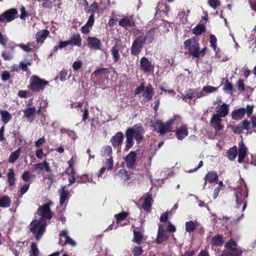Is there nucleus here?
Here are the masks:
<instances>
[{
	"label": "nucleus",
	"instance_id": "obj_1",
	"mask_svg": "<svg viewBox=\"0 0 256 256\" xmlns=\"http://www.w3.org/2000/svg\"><path fill=\"white\" fill-rule=\"evenodd\" d=\"M143 134L144 130L140 124H135L132 128H128L126 132V150H128L133 146L134 139L138 143H140L143 138Z\"/></svg>",
	"mask_w": 256,
	"mask_h": 256
},
{
	"label": "nucleus",
	"instance_id": "obj_2",
	"mask_svg": "<svg viewBox=\"0 0 256 256\" xmlns=\"http://www.w3.org/2000/svg\"><path fill=\"white\" fill-rule=\"evenodd\" d=\"M248 152V149L243 142L241 141L238 144V150L237 148L234 146L229 149L228 152V158L230 160H234L238 153V162L242 163L243 162Z\"/></svg>",
	"mask_w": 256,
	"mask_h": 256
},
{
	"label": "nucleus",
	"instance_id": "obj_3",
	"mask_svg": "<svg viewBox=\"0 0 256 256\" xmlns=\"http://www.w3.org/2000/svg\"><path fill=\"white\" fill-rule=\"evenodd\" d=\"M46 222L42 218L33 220L29 225V229L32 232L37 240H39L45 232Z\"/></svg>",
	"mask_w": 256,
	"mask_h": 256
},
{
	"label": "nucleus",
	"instance_id": "obj_4",
	"mask_svg": "<svg viewBox=\"0 0 256 256\" xmlns=\"http://www.w3.org/2000/svg\"><path fill=\"white\" fill-rule=\"evenodd\" d=\"M29 88L33 92H40L44 90L48 84V81L44 80L36 76H32L30 78Z\"/></svg>",
	"mask_w": 256,
	"mask_h": 256
},
{
	"label": "nucleus",
	"instance_id": "obj_5",
	"mask_svg": "<svg viewBox=\"0 0 256 256\" xmlns=\"http://www.w3.org/2000/svg\"><path fill=\"white\" fill-rule=\"evenodd\" d=\"M184 46L193 57L198 58L200 56V46L194 39L186 40L184 42Z\"/></svg>",
	"mask_w": 256,
	"mask_h": 256
},
{
	"label": "nucleus",
	"instance_id": "obj_6",
	"mask_svg": "<svg viewBox=\"0 0 256 256\" xmlns=\"http://www.w3.org/2000/svg\"><path fill=\"white\" fill-rule=\"evenodd\" d=\"M174 120H170L166 124H163L160 122L156 121L154 124L153 126L154 130L163 135L165 133L170 132L172 130L171 126L173 124Z\"/></svg>",
	"mask_w": 256,
	"mask_h": 256
},
{
	"label": "nucleus",
	"instance_id": "obj_7",
	"mask_svg": "<svg viewBox=\"0 0 256 256\" xmlns=\"http://www.w3.org/2000/svg\"><path fill=\"white\" fill-rule=\"evenodd\" d=\"M52 202H49L40 206L38 210V214L40 216L42 220L45 221V220H49L52 218V213L50 209V206L52 205Z\"/></svg>",
	"mask_w": 256,
	"mask_h": 256
},
{
	"label": "nucleus",
	"instance_id": "obj_8",
	"mask_svg": "<svg viewBox=\"0 0 256 256\" xmlns=\"http://www.w3.org/2000/svg\"><path fill=\"white\" fill-rule=\"evenodd\" d=\"M145 40V38L139 36L134 42L131 48V52L132 54L137 55L140 53Z\"/></svg>",
	"mask_w": 256,
	"mask_h": 256
},
{
	"label": "nucleus",
	"instance_id": "obj_9",
	"mask_svg": "<svg viewBox=\"0 0 256 256\" xmlns=\"http://www.w3.org/2000/svg\"><path fill=\"white\" fill-rule=\"evenodd\" d=\"M242 190L241 188H238L236 190L235 196L236 198V202L237 204L236 208H240V206H242V212H244L246 206V200L242 198Z\"/></svg>",
	"mask_w": 256,
	"mask_h": 256
},
{
	"label": "nucleus",
	"instance_id": "obj_10",
	"mask_svg": "<svg viewBox=\"0 0 256 256\" xmlns=\"http://www.w3.org/2000/svg\"><path fill=\"white\" fill-rule=\"evenodd\" d=\"M168 238V236L166 232L164 230V226L162 224H160L156 239V243L160 244L162 242L166 241Z\"/></svg>",
	"mask_w": 256,
	"mask_h": 256
},
{
	"label": "nucleus",
	"instance_id": "obj_11",
	"mask_svg": "<svg viewBox=\"0 0 256 256\" xmlns=\"http://www.w3.org/2000/svg\"><path fill=\"white\" fill-rule=\"evenodd\" d=\"M222 118L218 115L214 114L210 120V124L216 130H220L224 128V126L222 124Z\"/></svg>",
	"mask_w": 256,
	"mask_h": 256
},
{
	"label": "nucleus",
	"instance_id": "obj_12",
	"mask_svg": "<svg viewBox=\"0 0 256 256\" xmlns=\"http://www.w3.org/2000/svg\"><path fill=\"white\" fill-rule=\"evenodd\" d=\"M18 10L15 8H11L4 12L2 14L4 22H10L16 18Z\"/></svg>",
	"mask_w": 256,
	"mask_h": 256
},
{
	"label": "nucleus",
	"instance_id": "obj_13",
	"mask_svg": "<svg viewBox=\"0 0 256 256\" xmlns=\"http://www.w3.org/2000/svg\"><path fill=\"white\" fill-rule=\"evenodd\" d=\"M34 169L38 174L40 173L44 170L48 172H50L52 170L49 164L46 160L42 162L36 164Z\"/></svg>",
	"mask_w": 256,
	"mask_h": 256
},
{
	"label": "nucleus",
	"instance_id": "obj_14",
	"mask_svg": "<svg viewBox=\"0 0 256 256\" xmlns=\"http://www.w3.org/2000/svg\"><path fill=\"white\" fill-rule=\"evenodd\" d=\"M140 66L145 72H150L153 68L151 62L147 58L143 57L140 60Z\"/></svg>",
	"mask_w": 256,
	"mask_h": 256
},
{
	"label": "nucleus",
	"instance_id": "obj_15",
	"mask_svg": "<svg viewBox=\"0 0 256 256\" xmlns=\"http://www.w3.org/2000/svg\"><path fill=\"white\" fill-rule=\"evenodd\" d=\"M88 44L90 48L94 50H100V40L94 37L88 38Z\"/></svg>",
	"mask_w": 256,
	"mask_h": 256
},
{
	"label": "nucleus",
	"instance_id": "obj_16",
	"mask_svg": "<svg viewBox=\"0 0 256 256\" xmlns=\"http://www.w3.org/2000/svg\"><path fill=\"white\" fill-rule=\"evenodd\" d=\"M136 154L134 152H130L125 158L126 166L128 168H132L136 162Z\"/></svg>",
	"mask_w": 256,
	"mask_h": 256
},
{
	"label": "nucleus",
	"instance_id": "obj_17",
	"mask_svg": "<svg viewBox=\"0 0 256 256\" xmlns=\"http://www.w3.org/2000/svg\"><path fill=\"white\" fill-rule=\"evenodd\" d=\"M123 138L124 136L122 132H116L110 140L112 145L114 147L119 146L122 144Z\"/></svg>",
	"mask_w": 256,
	"mask_h": 256
},
{
	"label": "nucleus",
	"instance_id": "obj_18",
	"mask_svg": "<svg viewBox=\"0 0 256 256\" xmlns=\"http://www.w3.org/2000/svg\"><path fill=\"white\" fill-rule=\"evenodd\" d=\"M66 186H62L58 190V192L60 196V205L62 206L64 202L68 199V192L66 190Z\"/></svg>",
	"mask_w": 256,
	"mask_h": 256
},
{
	"label": "nucleus",
	"instance_id": "obj_19",
	"mask_svg": "<svg viewBox=\"0 0 256 256\" xmlns=\"http://www.w3.org/2000/svg\"><path fill=\"white\" fill-rule=\"evenodd\" d=\"M144 200L142 204V208L144 210L149 211L153 201L152 195L148 193L144 195Z\"/></svg>",
	"mask_w": 256,
	"mask_h": 256
},
{
	"label": "nucleus",
	"instance_id": "obj_20",
	"mask_svg": "<svg viewBox=\"0 0 256 256\" xmlns=\"http://www.w3.org/2000/svg\"><path fill=\"white\" fill-rule=\"evenodd\" d=\"M24 116L27 118L28 120L30 122H32L34 120V115L36 110L34 107H30L23 110Z\"/></svg>",
	"mask_w": 256,
	"mask_h": 256
},
{
	"label": "nucleus",
	"instance_id": "obj_21",
	"mask_svg": "<svg viewBox=\"0 0 256 256\" xmlns=\"http://www.w3.org/2000/svg\"><path fill=\"white\" fill-rule=\"evenodd\" d=\"M228 106V104L225 103L222 104L217 110L216 114L218 115V116H220L222 118L226 116L229 112Z\"/></svg>",
	"mask_w": 256,
	"mask_h": 256
},
{
	"label": "nucleus",
	"instance_id": "obj_22",
	"mask_svg": "<svg viewBox=\"0 0 256 256\" xmlns=\"http://www.w3.org/2000/svg\"><path fill=\"white\" fill-rule=\"evenodd\" d=\"M246 112V109L240 108L232 112V119L234 120H239L242 119Z\"/></svg>",
	"mask_w": 256,
	"mask_h": 256
},
{
	"label": "nucleus",
	"instance_id": "obj_23",
	"mask_svg": "<svg viewBox=\"0 0 256 256\" xmlns=\"http://www.w3.org/2000/svg\"><path fill=\"white\" fill-rule=\"evenodd\" d=\"M49 34V31L46 30L39 31L36 33V41L38 42L42 43Z\"/></svg>",
	"mask_w": 256,
	"mask_h": 256
},
{
	"label": "nucleus",
	"instance_id": "obj_24",
	"mask_svg": "<svg viewBox=\"0 0 256 256\" xmlns=\"http://www.w3.org/2000/svg\"><path fill=\"white\" fill-rule=\"evenodd\" d=\"M119 24L124 28H128L130 27L133 26L134 22L131 18H124L120 21Z\"/></svg>",
	"mask_w": 256,
	"mask_h": 256
},
{
	"label": "nucleus",
	"instance_id": "obj_25",
	"mask_svg": "<svg viewBox=\"0 0 256 256\" xmlns=\"http://www.w3.org/2000/svg\"><path fill=\"white\" fill-rule=\"evenodd\" d=\"M188 134L187 128L184 126H182L178 128L176 132V135L178 140H182Z\"/></svg>",
	"mask_w": 256,
	"mask_h": 256
},
{
	"label": "nucleus",
	"instance_id": "obj_26",
	"mask_svg": "<svg viewBox=\"0 0 256 256\" xmlns=\"http://www.w3.org/2000/svg\"><path fill=\"white\" fill-rule=\"evenodd\" d=\"M2 121L5 124H7L12 118V114L7 110H0Z\"/></svg>",
	"mask_w": 256,
	"mask_h": 256
},
{
	"label": "nucleus",
	"instance_id": "obj_27",
	"mask_svg": "<svg viewBox=\"0 0 256 256\" xmlns=\"http://www.w3.org/2000/svg\"><path fill=\"white\" fill-rule=\"evenodd\" d=\"M8 181L9 185L12 186L15 184L16 178L14 172L12 168H10L6 174Z\"/></svg>",
	"mask_w": 256,
	"mask_h": 256
},
{
	"label": "nucleus",
	"instance_id": "obj_28",
	"mask_svg": "<svg viewBox=\"0 0 256 256\" xmlns=\"http://www.w3.org/2000/svg\"><path fill=\"white\" fill-rule=\"evenodd\" d=\"M152 88L151 86H147L144 91L142 96L144 100L148 101L152 97Z\"/></svg>",
	"mask_w": 256,
	"mask_h": 256
},
{
	"label": "nucleus",
	"instance_id": "obj_29",
	"mask_svg": "<svg viewBox=\"0 0 256 256\" xmlns=\"http://www.w3.org/2000/svg\"><path fill=\"white\" fill-rule=\"evenodd\" d=\"M20 152L21 148H19L16 150L12 152L9 156L8 162L11 164L14 163L20 157Z\"/></svg>",
	"mask_w": 256,
	"mask_h": 256
},
{
	"label": "nucleus",
	"instance_id": "obj_30",
	"mask_svg": "<svg viewBox=\"0 0 256 256\" xmlns=\"http://www.w3.org/2000/svg\"><path fill=\"white\" fill-rule=\"evenodd\" d=\"M70 44H72L76 46H80L82 44V40L79 34H74L68 40Z\"/></svg>",
	"mask_w": 256,
	"mask_h": 256
},
{
	"label": "nucleus",
	"instance_id": "obj_31",
	"mask_svg": "<svg viewBox=\"0 0 256 256\" xmlns=\"http://www.w3.org/2000/svg\"><path fill=\"white\" fill-rule=\"evenodd\" d=\"M11 200L8 196H3L0 198V207L8 208L10 206Z\"/></svg>",
	"mask_w": 256,
	"mask_h": 256
},
{
	"label": "nucleus",
	"instance_id": "obj_32",
	"mask_svg": "<svg viewBox=\"0 0 256 256\" xmlns=\"http://www.w3.org/2000/svg\"><path fill=\"white\" fill-rule=\"evenodd\" d=\"M66 172L68 176L70 185L73 184L76 181V178L74 176L75 171L74 168L67 169Z\"/></svg>",
	"mask_w": 256,
	"mask_h": 256
},
{
	"label": "nucleus",
	"instance_id": "obj_33",
	"mask_svg": "<svg viewBox=\"0 0 256 256\" xmlns=\"http://www.w3.org/2000/svg\"><path fill=\"white\" fill-rule=\"evenodd\" d=\"M218 176L214 172H209L206 176V178L210 183L218 180Z\"/></svg>",
	"mask_w": 256,
	"mask_h": 256
},
{
	"label": "nucleus",
	"instance_id": "obj_34",
	"mask_svg": "<svg viewBox=\"0 0 256 256\" xmlns=\"http://www.w3.org/2000/svg\"><path fill=\"white\" fill-rule=\"evenodd\" d=\"M216 40H217L214 34L210 35V46L215 51L216 54H218V53L220 52V51L218 48H216Z\"/></svg>",
	"mask_w": 256,
	"mask_h": 256
},
{
	"label": "nucleus",
	"instance_id": "obj_35",
	"mask_svg": "<svg viewBox=\"0 0 256 256\" xmlns=\"http://www.w3.org/2000/svg\"><path fill=\"white\" fill-rule=\"evenodd\" d=\"M242 252L240 249H235L233 252H224L220 256H239Z\"/></svg>",
	"mask_w": 256,
	"mask_h": 256
},
{
	"label": "nucleus",
	"instance_id": "obj_36",
	"mask_svg": "<svg viewBox=\"0 0 256 256\" xmlns=\"http://www.w3.org/2000/svg\"><path fill=\"white\" fill-rule=\"evenodd\" d=\"M112 153V148L110 146H104L102 150L101 155L102 156L106 157L110 156Z\"/></svg>",
	"mask_w": 256,
	"mask_h": 256
},
{
	"label": "nucleus",
	"instance_id": "obj_37",
	"mask_svg": "<svg viewBox=\"0 0 256 256\" xmlns=\"http://www.w3.org/2000/svg\"><path fill=\"white\" fill-rule=\"evenodd\" d=\"M205 30V26L204 24L197 26L193 29V34L196 35H199L202 34Z\"/></svg>",
	"mask_w": 256,
	"mask_h": 256
},
{
	"label": "nucleus",
	"instance_id": "obj_38",
	"mask_svg": "<svg viewBox=\"0 0 256 256\" xmlns=\"http://www.w3.org/2000/svg\"><path fill=\"white\" fill-rule=\"evenodd\" d=\"M236 246H237L236 242L232 240L228 242L225 244L226 248L232 252H233V250L235 249H240L238 248H237Z\"/></svg>",
	"mask_w": 256,
	"mask_h": 256
},
{
	"label": "nucleus",
	"instance_id": "obj_39",
	"mask_svg": "<svg viewBox=\"0 0 256 256\" xmlns=\"http://www.w3.org/2000/svg\"><path fill=\"white\" fill-rule=\"evenodd\" d=\"M19 46L26 52H28L33 50L34 48V44L28 43L25 45L24 44H20Z\"/></svg>",
	"mask_w": 256,
	"mask_h": 256
},
{
	"label": "nucleus",
	"instance_id": "obj_40",
	"mask_svg": "<svg viewBox=\"0 0 256 256\" xmlns=\"http://www.w3.org/2000/svg\"><path fill=\"white\" fill-rule=\"evenodd\" d=\"M224 240L222 237L220 235L216 236L213 238L212 243L215 246H220L223 244Z\"/></svg>",
	"mask_w": 256,
	"mask_h": 256
},
{
	"label": "nucleus",
	"instance_id": "obj_41",
	"mask_svg": "<svg viewBox=\"0 0 256 256\" xmlns=\"http://www.w3.org/2000/svg\"><path fill=\"white\" fill-rule=\"evenodd\" d=\"M196 228V225L192 221L187 222L186 223V230L188 232H191L194 230Z\"/></svg>",
	"mask_w": 256,
	"mask_h": 256
},
{
	"label": "nucleus",
	"instance_id": "obj_42",
	"mask_svg": "<svg viewBox=\"0 0 256 256\" xmlns=\"http://www.w3.org/2000/svg\"><path fill=\"white\" fill-rule=\"evenodd\" d=\"M114 166V162L112 158H110L106 160L104 167H106L107 170H111Z\"/></svg>",
	"mask_w": 256,
	"mask_h": 256
},
{
	"label": "nucleus",
	"instance_id": "obj_43",
	"mask_svg": "<svg viewBox=\"0 0 256 256\" xmlns=\"http://www.w3.org/2000/svg\"><path fill=\"white\" fill-rule=\"evenodd\" d=\"M134 237L133 241L138 244H140L142 239V234L140 232L134 230Z\"/></svg>",
	"mask_w": 256,
	"mask_h": 256
},
{
	"label": "nucleus",
	"instance_id": "obj_44",
	"mask_svg": "<svg viewBox=\"0 0 256 256\" xmlns=\"http://www.w3.org/2000/svg\"><path fill=\"white\" fill-rule=\"evenodd\" d=\"M196 93V91L192 89H189L186 91V94L183 96V100L186 101L187 98L191 99L194 94Z\"/></svg>",
	"mask_w": 256,
	"mask_h": 256
},
{
	"label": "nucleus",
	"instance_id": "obj_45",
	"mask_svg": "<svg viewBox=\"0 0 256 256\" xmlns=\"http://www.w3.org/2000/svg\"><path fill=\"white\" fill-rule=\"evenodd\" d=\"M111 52L114 60L115 62L118 61L120 58L118 50L115 47H112L111 49Z\"/></svg>",
	"mask_w": 256,
	"mask_h": 256
},
{
	"label": "nucleus",
	"instance_id": "obj_46",
	"mask_svg": "<svg viewBox=\"0 0 256 256\" xmlns=\"http://www.w3.org/2000/svg\"><path fill=\"white\" fill-rule=\"evenodd\" d=\"M218 88L210 86H204L202 88V91L207 94L215 92L217 91Z\"/></svg>",
	"mask_w": 256,
	"mask_h": 256
},
{
	"label": "nucleus",
	"instance_id": "obj_47",
	"mask_svg": "<svg viewBox=\"0 0 256 256\" xmlns=\"http://www.w3.org/2000/svg\"><path fill=\"white\" fill-rule=\"evenodd\" d=\"M33 175L30 174L28 171H24L22 176V179L26 182H30Z\"/></svg>",
	"mask_w": 256,
	"mask_h": 256
},
{
	"label": "nucleus",
	"instance_id": "obj_48",
	"mask_svg": "<svg viewBox=\"0 0 256 256\" xmlns=\"http://www.w3.org/2000/svg\"><path fill=\"white\" fill-rule=\"evenodd\" d=\"M117 176H120L124 180H126L128 179V175L127 171L124 169L120 170L118 171Z\"/></svg>",
	"mask_w": 256,
	"mask_h": 256
},
{
	"label": "nucleus",
	"instance_id": "obj_49",
	"mask_svg": "<svg viewBox=\"0 0 256 256\" xmlns=\"http://www.w3.org/2000/svg\"><path fill=\"white\" fill-rule=\"evenodd\" d=\"M31 252L32 254L30 256H38V250L37 248V246L35 243H32L31 245Z\"/></svg>",
	"mask_w": 256,
	"mask_h": 256
},
{
	"label": "nucleus",
	"instance_id": "obj_50",
	"mask_svg": "<svg viewBox=\"0 0 256 256\" xmlns=\"http://www.w3.org/2000/svg\"><path fill=\"white\" fill-rule=\"evenodd\" d=\"M132 251L134 256H140L143 252L142 248L136 246H135L133 248Z\"/></svg>",
	"mask_w": 256,
	"mask_h": 256
},
{
	"label": "nucleus",
	"instance_id": "obj_51",
	"mask_svg": "<svg viewBox=\"0 0 256 256\" xmlns=\"http://www.w3.org/2000/svg\"><path fill=\"white\" fill-rule=\"evenodd\" d=\"M82 62L81 60L74 61L72 65V68L74 70H80L82 66Z\"/></svg>",
	"mask_w": 256,
	"mask_h": 256
},
{
	"label": "nucleus",
	"instance_id": "obj_52",
	"mask_svg": "<svg viewBox=\"0 0 256 256\" xmlns=\"http://www.w3.org/2000/svg\"><path fill=\"white\" fill-rule=\"evenodd\" d=\"M209 5L213 8L216 9L220 5L218 0H208Z\"/></svg>",
	"mask_w": 256,
	"mask_h": 256
},
{
	"label": "nucleus",
	"instance_id": "obj_53",
	"mask_svg": "<svg viewBox=\"0 0 256 256\" xmlns=\"http://www.w3.org/2000/svg\"><path fill=\"white\" fill-rule=\"evenodd\" d=\"M54 0H45L44 2L42 3V6L43 8H48L52 7V3Z\"/></svg>",
	"mask_w": 256,
	"mask_h": 256
},
{
	"label": "nucleus",
	"instance_id": "obj_54",
	"mask_svg": "<svg viewBox=\"0 0 256 256\" xmlns=\"http://www.w3.org/2000/svg\"><path fill=\"white\" fill-rule=\"evenodd\" d=\"M70 44V42H69V41L68 40V41H60V45L58 47V46H55L54 47V48L56 50H57L58 48H64L65 47H66L67 46L69 45Z\"/></svg>",
	"mask_w": 256,
	"mask_h": 256
},
{
	"label": "nucleus",
	"instance_id": "obj_55",
	"mask_svg": "<svg viewBox=\"0 0 256 256\" xmlns=\"http://www.w3.org/2000/svg\"><path fill=\"white\" fill-rule=\"evenodd\" d=\"M10 77V72L8 71H4L2 72V79L3 81L8 80Z\"/></svg>",
	"mask_w": 256,
	"mask_h": 256
},
{
	"label": "nucleus",
	"instance_id": "obj_56",
	"mask_svg": "<svg viewBox=\"0 0 256 256\" xmlns=\"http://www.w3.org/2000/svg\"><path fill=\"white\" fill-rule=\"evenodd\" d=\"M232 84L229 82L227 81L224 86V90L226 92H230L232 90Z\"/></svg>",
	"mask_w": 256,
	"mask_h": 256
},
{
	"label": "nucleus",
	"instance_id": "obj_57",
	"mask_svg": "<svg viewBox=\"0 0 256 256\" xmlns=\"http://www.w3.org/2000/svg\"><path fill=\"white\" fill-rule=\"evenodd\" d=\"M231 128L234 134H240L242 132V128L240 126H232Z\"/></svg>",
	"mask_w": 256,
	"mask_h": 256
},
{
	"label": "nucleus",
	"instance_id": "obj_58",
	"mask_svg": "<svg viewBox=\"0 0 256 256\" xmlns=\"http://www.w3.org/2000/svg\"><path fill=\"white\" fill-rule=\"evenodd\" d=\"M242 130H248L250 129V123L247 120H244L242 122Z\"/></svg>",
	"mask_w": 256,
	"mask_h": 256
},
{
	"label": "nucleus",
	"instance_id": "obj_59",
	"mask_svg": "<svg viewBox=\"0 0 256 256\" xmlns=\"http://www.w3.org/2000/svg\"><path fill=\"white\" fill-rule=\"evenodd\" d=\"M76 156H73L71 159L68 162L69 168L68 169L74 168L72 167L74 164L76 162Z\"/></svg>",
	"mask_w": 256,
	"mask_h": 256
},
{
	"label": "nucleus",
	"instance_id": "obj_60",
	"mask_svg": "<svg viewBox=\"0 0 256 256\" xmlns=\"http://www.w3.org/2000/svg\"><path fill=\"white\" fill-rule=\"evenodd\" d=\"M94 22V14H92L88 18V19L86 23L88 26H92Z\"/></svg>",
	"mask_w": 256,
	"mask_h": 256
},
{
	"label": "nucleus",
	"instance_id": "obj_61",
	"mask_svg": "<svg viewBox=\"0 0 256 256\" xmlns=\"http://www.w3.org/2000/svg\"><path fill=\"white\" fill-rule=\"evenodd\" d=\"M145 90L144 84H142L134 90V94L137 95L144 92Z\"/></svg>",
	"mask_w": 256,
	"mask_h": 256
},
{
	"label": "nucleus",
	"instance_id": "obj_62",
	"mask_svg": "<svg viewBox=\"0 0 256 256\" xmlns=\"http://www.w3.org/2000/svg\"><path fill=\"white\" fill-rule=\"evenodd\" d=\"M8 41V38L6 36L0 34V43L4 46H6Z\"/></svg>",
	"mask_w": 256,
	"mask_h": 256
},
{
	"label": "nucleus",
	"instance_id": "obj_63",
	"mask_svg": "<svg viewBox=\"0 0 256 256\" xmlns=\"http://www.w3.org/2000/svg\"><path fill=\"white\" fill-rule=\"evenodd\" d=\"M2 55L5 60H10L12 58V54L10 52H3Z\"/></svg>",
	"mask_w": 256,
	"mask_h": 256
},
{
	"label": "nucleus",
	"instance_id": "obj_64",
	"mask_svg": "<svg viewBox=\"0 0 256 256\" xmlns=\"http://www.w3.org/2000/svg\"><path fill=\"white\" fill-rule=\"evenodd\" d=\"M127 216L125 212H122L115 215V217L118 221L124 219Z\"/></svg>",
	"mask_w": 256,
	"mask_h": 256
}]
</instances>
